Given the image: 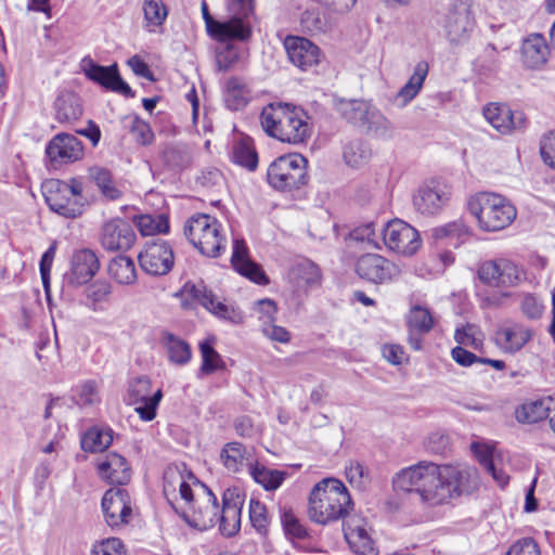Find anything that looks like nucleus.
I'll use <instances>...</instances> for the list:
<instances>
[{"label": "nucleus", "instance_id": "obj_1", "mask_svg": "<svg viewBox=\"0 0 555 555\" xmlns=\"http://www.w3.org/2000/svg\"><path fill=\"white\" fill-rule=\"evenodd\" d=\"M392 486L398 492L414 495L427 507H437L477 490L479 476L475 467L467 465L421 461L399 470L392 478Z\"/></svg>", "mask_w": 555, "mask_h": 555}, {"label": "nucleus", "instance_id": "obj_2", "mask_svg": "<svg viewBox=\"0 0 555 555\" xmlns=\"http://www.w3.org/2000/svg\"><path fill=\"white\" fill-rule=\"evenodd\" d=\"M202 493L194 494L190 483L178 467H168L164 473V494L168 501L178 491L180 498L188 504H192L190 513H183L182 517L192 528L199 531L212 528L218 522L219 504L216 495L204 483L195 479Z\"/></svg>", "mask_w": 555, "mask_h": 555}, {"label": "nucleus", "instance_id": "obj_3", "mask_svg": "<svg viewBox=\"0 0 555 555\" xmlns=\"http://www.w3.org/2000/svg\"><path fill=\"white\" fill-rule=\"evenodd\" d=\"M308 114L298 106L288 103H270L259 116L260 125L267 135L288 144L306 143L312 134Z\"/></svg>", "mask_w": 555, "mask_h": 555}, {"label": "nucleus", "instance_id": "obj_4", "mask_svg": "<svg viewBox=\"0 0 555 555\" xmlns=\"http://www.w3.org/2000/svg\"><path fill=\"white\" fill-rule=\"evenodd\" d=\"M352 505L345 485L337 479L326 478L318 482L311 490L308 514L312 521L326 525L345 519Z\"/></svg>", "mask_w": 555, "mask_h": 555}, {"label": "nucleus", "instance_id": "obj_5", "mask_svg": "<svg viewBox=\"0 0 555 555\" xmlns=\"http://www.w3.org/2000/svg\"><path fill=\"white\" fill-rule=\"evenodd\" d=\"M467 207L478 227L487 232L507 228L517 216L515 206L505 196L494 192H478L472 195Z\"/></svg>", "mask_w": 555, "mask_h": 555}, {"label": "nucleus", "instance_id": "obj_6", "mask_svg": "<svg viewBox=\"0 0 555 555\" xmlns=\"http://www.w3.org/2000/svg\"><path fill=\"white\" fill-rule=\"evenodd\" d=\"M43 196L51 210L66 218L80 216L88 205L83 183L79 178L48 181L43 185Z\"/></svg>", "mask_w": 555, "mask_h": 555}, {"label": "nucleus", "instance_id": "obj_7", "mask_svg": "<svg viewBox=\"0 0 555 555\" xmlns=\"http://www.w3.org/2000/svg\"><path fill=\"white\" fill-rule=\"evenodd\" d=\"M184 235L203 255L218 257L225 247L221 223L212 216L196 214L184 224Z\"/></svg>", "mask_w": 555, "mask_h": 555}, {"label": "nucleus", "instance_id": "obj_8", "mask_svg": "<svg viewBox=\"0 0 555 555\" xmlns=\"http://www.w3.org/2000/svg\"><path fill=\"white\" fill-rule=\"evenodd\" d=\"M307 166L308 160L301 154L282 155L268 167V183L279 191L298 190L308 183Z\"/></svg>", "mask_w": 555, "mask_h": 555}, {"label": "nucleus", "instance_id": "obj_9", "mask_svg": "<svg viewBox=\"0 0 555 555\" xmlns=\"http://www.w3.org/2000/svg\"><path fill=\"white\" fill-rule=\"evenodd\" d=\"M181 292L183 296L192 298L220 320L232 324H241L244 321V312L237 306L217 300L203 283H186Z\"/></svg>", "mask_w": 555, "mask_h": 555}, {"label": "nucleus", "instance_id": "obj_10", "mask_svg": "<svg viewBox=\"0 0 555 555\" xmlns=\"http://www.w3.org/2000/svg\"><path fill=\"white\" fill-rule=\"evenodd\" d=\"M382 241L388 249L403 256H411L421 247L418 232L400 219H393L382 228Z\"/></svg>", "mask_w": 555, "mask_h": 555}, {"label": "nucleus", "instance_id": "obj_11", "mask_svg": "<svg viewBox=\"0 0 555 555\" xmlns=\"http://www.w3.org/2000/svg\"><path fill=\"white\" fill-rule=\"evenodd\" d=\"M162 398V389L151 395V379L147 376L137 377L129 383L126 400L129 404L138 405L134 410L142 421L155 418Z\"/></svg>", "mask_w": 555, "mask_h": 555}, {"label": "nucleus", "instance_id": "obj_12", "mask_svg": "<svg viewBox=\"0 0 555 555\" xmlns=\"http://www.w3.org/2000/svg\"><path fill=\"white\" fill-rule=\"evenodd\" d=\"M80 69L89 80L100 85L106 90L122 94L127 98L134 96V92L130 86L120 77L117 64L102 66L96 64L90 56H85L80 61Z\"/></svg>", "mask_w": 555, "mask_h": 555}, {"label": "nucleus", "instance_id": "obj_13", "mask_svg": "<svg viewBox=\"0 0 555 555\" xmlns=\"http://www.w3.org/2000/svg\"><path fill=\"white\" fill-rule=\"evenodd\" d=\"M443 27L451 43H464L475 27V18L468 0H459L446 15Z\"/></svg>", "mask_w": 555, "mask_h": 555}, {"label": "nucleus", "instance_id": "obj_14", "mask_svg": "<svg viewBox=\"0 0 555 555\" xmlns=\"http://www.w3.org/2000/svg\"><path fill=\"white\" fill-rule=\"evenodd\" d=\"M360 279L374 284H386L393 281L400 273L399 268L378 254H364L354 264Z\"/></svg>", "mask_w": 555, "mask_h": 555}, {"label": "nucleus", "instance_id": "obj_15", "mask_svg": "<svg viewBox=\"0 0 555 555\" xmlns=\"http://www.w3.org/2000/svg\"><path fill=\"white\" fill-rule=\"evenodd\" d=\"M486 120L501 134L508 135L527 127V118L521 111H512L503 103H489L482 109Z\"/></svg>", "mask_w": 555, "mask_h": 555}, {"label": "nucleus", "instance_id": "obj_16", "mask_svg": "<svg viewBox=\"0 0 555 555\" xmlns=\"http://www.w3.org/2000/svg\"><path fill=\"white\" fill-rule=\"evenodd\" d=\"M173 260L171 246L163 240L146 243L139 254L141 268L151 275L167 274L173 266Z\"/></svg>", "mask_w": 555, "mask_h": 555}, {"label": "nucleus", "instance_id": "obj_17", "mask_svg": "<svg viewBox=\"0 0 555 555\" xmlns=\"http://www.w3.org/2000/svg\"><path fill=\"white\" fill-rule=\"evenodd\" d=\"M478 276L491 286H514L522 279V271L507 259L488 260L480 264Z\"/></svg>", "mask_w": 555, "mask_h": 555}, {"label": "nucleus", "instance_id": "obj_18", "mask_svg": "<svg viewBox=\"0 0 555 555\" xmlns=\"http://www.w3.org/2000/svg\"><path fill=\"white\" fill-rule=\"evenodd\" d=\"M135 242V233L131 224L122 218H113L103 223L100 243L105 250L125 251Z\"/></svg>", "mask_w": 555, "mask_h": 555}, {"label": "nucleus", "instance_id": "obj_19", "mask_svg": "<svg viewBox=\"0 0 555 555\" xmlns=\"http://www.w3.org/2000/svg\"><path fill=\"white\" fill-rule=\"evenodd\" d=\"M102 511L109 527L128 524L132 514L128 491L118 487L108 489L102 498Z\"/></svg>", "mask_w": 555, "mask_h": 555}, {"label": "nucleus", "instance_id": "obj_20", "mask_svg": "<svg viewBox=\"0 0 555 555\" xmlns=\"http://www.w3.org/2000/svg\"><path fill=\"white\" fill-rule=\"evenodd\" d=\"M202 14L205 22L207 34L217 41H248L249 29L244 26L237 18H228L220 22L215 20L208 10L205 1L202 2Z\"/></svg>", "mask_w": 555, "mask_h": 555}, {"label": "nucleus", "instance_id": "obj_21", "mask_svg": "<svg viewBox=\"0 0 555 555\" xmlns=\"http://www.w3.org/2000/svg\"><path fill=\"white\" fill-rule=\"evenodd\" d=\"M46 154L53 165H66L83 157V145L74 134L57 133L47 144Z\"/></svg>", "mask_w": 555, "mask_h": 555}, {"label": "nucleus", "instance_id": "obj_22", "mask_svg": "<svg viewBox=\"0 0 555 555\" xmlns=\"http://www.w3.org/2000/svg\"><path fill=\"white\" fill-rule=\"evenodd\" d=\"M70 264V271L64 275V283L72 287L88 283L100 269L98 256L88 248L75 251Z\"/></svg>", "mask_w": 555, "mask_h": 555}, {"label": "nucleus", "instance_id": "obj_23", "mask_svg": "<svg viewBox=\"0 0 555 555\" xmlns=\"http://www.w3.org/2000/svg\"><path fill=\"white\" fill-rule=\"evenodd\" d=\"M284 47L289 61L302 70H307L320 62L321 50L307 38L288 36L285 38Z\"/></svg>", "mask_w": 555, "mask_h": 555}, {"label": "nucleus", "instance_id": "obj_24", "mask_svg": "<svg viewBox=\"0 0 555 555\" xmlns=\"http://www.w3.org/2000/svg\"><path fill=\"white\" fill-rule=\"evenodd\" d=\"M101 479L112 485H127L131 479V467L125 456L109 452L100 457L96 464Z\"/></svg>", "mask_w": 555, "mask_h": 555}, {"label": "nucleus", "instance_id": "obj_25", "mask_svg": "<svg viewBox=\"0 0 555 555\" xmlns=\"http://www.w3.org/2000/svg\"><path fill=\"white\" fill-rule=\"evenodd\" d=\"M532 337V331L520 323H506L495 333L498 347L507 353L519 351Z\"/></svg>", "mask_w": 555, "mask_h": 555}, {"label": "nucleus", "instance_id": "obj_26", "mask_svg": "<svg viewBox=\"0 0 555 555\" xmlns=\"http://www.w3.org/2000/svg\"><path fill=\"white\" fill-rule=\"evenodd\" d=\"M450 193L439 185H423L413 195V206L422 215H435L449 202Z\"/></svg>", "mask_w": 555, "mask_h": 555}, {"label": "nucleus", "instance_id": "obj_27", "mask_svg": "<svg viewBox=\"0 0 555 555\" xmlns=\"http://www.w3.org/2000/svg\"><path fill=\"white\" fill-rule=\"evenodd\" d=\"M343 530L347 543L357 555L377 554L374 541L369 535L361 519L350 518L344 521Z\"/></svg>", "mask_w": 555, "mask_h": 555}, {"label": "nucleus", "instance_id": "obj_28", "mask_svg": "<svg viewBox=\"0 0 555 555\" xmlns=\"http://www.w3.org/2000/svg\"><path fill=\"white\" fill-rule=\"evenodd\" d=\"M231 262L241 275L257 284L268 283V279L260 266L249 259L248 248L244 240H234Z\"/></svg>", "mask_w": 555, "mask_h": 555}, {"label": "nucleus", "instance_id": "obj_29", "mask_svg": "<svg viewBox=\"0 0 555 555\" xmlns=\"http://www.w3.org/2000/svg\"><path fill=\"white\" fill-rule=\"evenodd\" d=\"M229 491L223 494L222 508L219 509V529L225 537L234 535L241 527L242 501L232 498Z\"/></svg>", "mask_w": 555, "mask_h": 555}, {"label": "nucleus", "instance_id": "obj_30", "mask_svg": "<svg viewBox=\"0 0 555 555\" xmlns=\"http://www.w3.org/2000/svg\"><path fill=\"white\" fill-rule=\"evenodd\" d=\"M555 400L551 396L526 400L515 409L518 423L534 424L548 417Z\"/></svg>", "mask_w": 555, "mask_h": 555}, {"label": "nucleus", "instance_id": "obj_31", "mask_svg": "<svg viewBox=\"0 0 555 555\" xmlns=\"http://www.w3.org/2000/svg\"><path fill=\"white\" fill-rule=\"evenodd\" d=\"M428 62L420 61L415 64L413 74L396 94L395 101L399 107L406 106L418 95L428 75Z\"/></svg>", "mask_w": 555, "mask_h": 555}, {"label": "nucleus", "instance_id": "obj_32", "mask_svg": "<svg viewBox=\"0 0 555 555\" xmlns=\"http://www.w3.org/2000/svg\"><path fill=\"white\" fill-rule=\"evenodd\" d=\"M522 61L529 68H538L546 63L548 47L545 39L534 34L524 40L521 47Z\"/></svg>", "mask_w": 555, "mask_h": 555}, {"label": "nucleus", "instance_id": "obj_33", "mask_svg": "<svg viewBox=\"0 0 555 555\" xmlns=\"http://www.w3.org/2000/svg\"><path fill=\"white\" fill-rule=\"evenodd\" d=\"M337 109L341 117L359 128L367 126L374 106L363 100L339 101Z\"/></svg>", "mask_w": 555, "mask_h": 555}, {"label": "nucleus", "instance_id": "obj_34", "mask_svg": "<svg viewBox=\"0 0 555 555\" xmlns=\"http://www.w3.org/2000/svg\"><path fill=\"white\" fill-rule=\"evenodd\" d=\"M88 178L96 185L102 196L107 201L121 198L122 191L114 180L111 170L101 166H93L88 170Z\"/></svg>", "mask_w": 555, "mask_h": 555}, {"label": "nucleus", "instance_id": "obj_35", "mask_svg": "<svg viewBox=\"0 0 555 555\" xmlns=\"http://www.w3.org/2000/svg\"><path fill=\"white\" fill-rule=\"evenodd\" d=\"M162 344L171 363L182 366L191 361V346L181 337L170 332H164L162 335Z\"/></svg>", "mask_w": 555, "mask_h": 555}, {"label": "nucleus", "instance_id": "obj_36", "mask_svg": "<svg viewBox=\"0 0 555 555\" xmlns=\"http://www.w3.org/2000/svg\"><path fill=\"white\" fill-rule=\"evenodd\" d=\"M55 118L60 122H70L80 118L82 106L80 99L73 92H62L54 102Z\"/></svg>", "mask_w": 555, "mask_h": 555}, {"label": "nucleus", "instance_id": "obj_37", "mask_svg": "<svg viewBox=\"0 0 555 555\" xmlns=\"http://www.w3.org/2000/svg\"><path fill=\"white\" fill-rule=\"evenodd\" d=\"M250 91L245 81L238 77H232L227 81L224 102L232 111L245 107L249 101Z\"/></svg>", "mask_w": 555, "mask_h": 555}, {"label": "nucleus", "instance_id": "obj_38", "mask_svg": "<svg viewBox=\"0 0 555 555\" xmlns=\"http://www.w3.org/2000/svg\"><path fill=\"white\" fill-rule=\"evenodd\" d=\"M332 11L307 10L302 13L300 23L302 28L312 34H324L331 30L335 24Z\"/></svg>", "mask_w": 555, "mask_h": 555}, {"label": "nucleus", "instance_id": "obj_39", "mask_svg": "<svg viewBox=\"0 0 555 555\" xmlns=\"http://www.w3.org/2000/svg\"><path fill=\"white\" fill-rule=\"evenodd\" d=\"M291 279L297 286H315L320 284L319 267L309 259L298 260L291 269Z\"/></svg>", "mask_w": 555, "mask_h": 555}, {"label": "nucleus", "instance_id": "obj_40", "mask_svg": "<svg viewBox=\"0 0 555 555\" xmlns=\"http://www.w3.org/2000/svg\"><path fill=\"white\" fill-rule=\"evenodd\" d=\"M232 160L249 171H254L257 168L258 155L250 138H242L234 143Z\"/></svg>", "mask_w": 555, "mask_h": 555}, {"label": "nucleus", "instance_id": "obj_41", "mask_svg": "<svg viewBox=\"0 0 555 555\" xmlns=\"http://www.w3.org/2000/svg\"><path fill=\"white\" fill-rule=\"evenodd\" d=\"M113 442V431L109 428L92 427L81 437V448L91 453L102 452Z\"/></svg>", "mask_w": 555, "mask_h": 555}, {"label": "nucleus", "instance_id": "obj_42", "mask_svg": "<svg viewBox=\"0 0 555 555\" xmlns=\"http://www.w3.org/2000/svg\"><path fill=\"white\" fill-rule=\"evenodd\" d=\"M144 27L153 33L164 25L168 16V9L163 0H143Z\"/></svg>", "mask_w": 555, "mask_h": 555}, {"label": "nucleus", "instance_id": "obj_43", "mask_svg": "<svg viewBox=\"0 0 555 555\" xmlns=\"http://www.w3.org/2000/svg\"><path fill=\"white\" fill-rule=\"evenodd\" d=\"M406 324L410 332L427 334L435 324V317L427 307L415 305L406 315Z\"/></svg>", "mask_w": 555, "mask_h": 555}, {"label": "nucleus", "instance_id": "obj_44", "mask_svg": "<svg viewBox=\"0 0 555 555\" xmlns=\"http://www.w3.org/2000/svg\"><path fill=\"white\" fill-rule=\"evenodd\" d=\"M108 274L119 284H132L137 279L133 260L126 256L114 258L108 264Z\"/></svg>", "mask_w": 555, "mask_h": 555}, {"label": "nucleus", "instance_id": "obj_45", "mask_svg": "<svg viewBox=\"0 0 555 555\" xmlns=\"http://www.w3.org/2000/svg\"><path fill=\"white\" fill-rule=\"evenodd\" d=\"M133 222L143 236L167 233L169 231L168 218L165 215L135 216Z\"/></svg>", "mask_w": 555, "mask_h": 555}, {"label": "nucleus", "instance_id": "obj_46", "mask_svg": "<svg viewBox=\"0 0 555 555\" xmlns=\"http://www.w3.org/2000/svg\"><path fill=\"white\" fill-rule=\"evenodd\" d=\"M214 338H207L199 343V351L202 356L201 372L206 375L224 367L221 356L214 348Z\"/></svg>", "mask_w": 555, "mask_h": 555}, {"label": "nucleus", "instance_id": "obj_47", "mask_svg": "<svg viewBox=\"0 0 555 555\" xmlns=\"http://www.w3.org/2000/svg\"><path fill=\"white\" fill-rule=\"evenodd\" d=\"M286 473L278 469H271L266 466H255L251 469L254 480L262 486L267 491H274L281 487L285 480Z\"/></svg>", "mask_w": 555, "mask_h": 555}, {"label": "nucleus", "instance_id": "obj_48", "mask_svg": "<svg viewBox=\"0 0 555 555\" xmlns=\"http://www.w3.org/2000/svg\"><path fill=\"white\" fill-rule=\"evenodd\" d=\"M501 61L496 49L489 44L483 52V55L478 57L475 62V70L478 75L490 77L499 72Z\"/></svg>", "mask_w": 555, "mask_h": 555}, {"label": "nucleus", "instance_id": "obj_49", "mask_svg": "<svg viewBox=\"0 0 555 555\" xmlns=\"http://www.w3.org/2000/svg\"><path fill=\"white\" fill-rule=\"evenodd\" d=\"M370 157L371 150L367 144L362 141L350 142L344 149V159L350 167H360L367 163Z\"/></svg>", "mask_w": 555, "mask_h": 555}, {"label": "nucleus", "instance_id": "obj_50", "mask_svg": "<svg viewBox=\"0 0 555 555\" xmlns=\"http://www.w3.org/2000/svg\"><path fill=\"white\" fill-rule=\"evenodd\" d=\"M363 129L373 132L375 137L380 139H390L393 134L391 122L376 107L371 113L367 126Z\"/></svg>", "mask_w": 555, "mask_h": 555}, {"label": "nucleus", "instance_id": "obj_51", "mask_svg": "<svg viewBox=\"0 0 555 555\" xmlns=\"http://www.w3.org/2000/svg\"><path fill=\"white\" fill-rule=\"evenodd\" d=\"M245 448L240 442H229L221 451L220 457L230 472H238L244 459Z\"/></svg>", "mask_w": 555, "mask_h": 555}, {"label": "nucleus", "instance_id": "obj_52", "mask_svg": "<svg viewBox=\"0 0 555 555\" xmlns=\"http://www.w3.org/2000/svg\"><path fill=\"white\" fill-rule=\"evenodd\" d=\"M76 403L81 406H91L100 402L99 387L95 380H86L75 388Z\"/></svg>", "mask_w": 555, "mask_h": 555}, {"label": "nucleus", "instance_id": "obj_53", "mask_svg": "<svg viewBox=\"0 0 555 555\" xmlns=\"http://www.w3.org/2000/svg\"><path fill=\"white\" fill-rule=\"evenodd\" d=\"M249 519L251 526L260 534H266L270 525L267 507L258 500L251 499L249 501Z\"/></svg>", "mask_w": 555, "mask_h": 555}, {"label": "nucleus", "instance_id": "obj_54", "mask_svg": "<svg viewBox=\"0 0 555 555\" xmlns=\"http://www.w3.org/2000/svg\"><path fill=\"white\" fill-rule=\"evenodd\" d=\"M280 517L286 535L297 539H302L307 535L306 528L291 508L281 507Z\"/></svg>", "mask_w": 555, "mask_h": 555}, {"label": "nucleus", "instance_id": "obj_55", "mask_svg": "<svg viewBox=\"0 0 555 555\" xmlns=\"http://www.w3.org/2000/svg\"><path fill=\"white\" fill-rule=\"evenodd\" d=\"M230 18H237L244 26L249 29V38L251 37V25L249 16L254 12L253 0H229Z\"/></svg>", "mask_w": 555, "mask_h": 555}, {"label": "nucleus", "instance_id": "obj_56", "mask_svg": "<svg viewBox=\"0 0 555 555\" xmlns=\"http://www.w3.org/2000/svg\"><path fill=\"white\" fill-rule=\"evenodd\" d=\"M225 42L227 44L218 48L216 52V65L221 72L229 70L238 62L241 56L240 49L235 44Z\"/></svg>", "mask_w": 555, "mask_h": 555}, {"label": "nucleus", "instance_id": "obj_57", "mask_svg": "<svg viewBox=\"0 0 555 555\" xmlns=\"http://www.w3.org/2000/svg\"><path fill=\"white\" fill-rule=\"evenodd\" d=\"M482 334L474 324H466L456 328L454 339L457 344L478 349L482 345Z\"/></svg>", "mask_w": 555, "mask_h": 555}, {"label": "nucleus", "instance_id": "obj_58", "mask_svg": "<svg viewBox=\"0 0 555 555\" xmlns=\"http://www.w3.org/2000/svg\"><path fill=\"white\" fill-rule=\"evenodd\" d=\"M380 234L382 229L376 230V224L367 223L356 228L351 236L356 241L365 242L372 247L380 248Z\"/></svg>", "mask_w": 555, "mask_h": 555}, {"label": "nucleus", "instance_id": "obj_59", "mask_svg": "<svg viewBox=\"0 0 555 555\" xmlns=\"http://www.w3.org/2000/svg\"><path fill=\"white\" fill-rule=\"evenodd\" d=\"M112 286L106 281H95L87 287V298L92 301V309L96 310L98 305L108 299Z\"/></svg>", "mask_w": 555, "mask_h": 555}, {"label": "nucleus", "instance_id": "obj_60", "mask_svg": "<svg viewBox=\"0 0 555 555\" xmlns=\"http://www.w3.org/2000/svg\"><path fill=\"white\" fill-rule=\"evenodd\" d=\"M130 132L134 137L135 141L142 145L151 144L154 139L150 125L138 116L132 118Z\"/></svg>", "mask_w": 555, "mask_h": 555}, {"label": "nucleus", "instance_id": "obj_61", "mask_svg": "<svg viewBox=\"0 0 555 555\" xmlns=\"http://www.w3.org/2000/svg\"><path fill=\"white\" fill-rule=\"evenodd\" d=\"M91 555H127V551L120 539L109 538L95 545Z\"/></svg>", "mask_w": 555, "mask_h": 555}, {"label": "nucleus", "instance_id": "obj_62", "mask_svg": "<svg viewBox=\"0 0 555 555\" xmlns=\"http://www.w3.org/2000/svg\"><path fill=\"white\" fill-rule=\"evenodd\" d=\"M540 154L544 164L555 169V131H550L541 138Z\"/></svg>", "mask_w": 555, "mask_h": 555}, {"label": "nucleus", "instance_id": "obj_63", "mask_svg": "<svg viewBox=\"0 0 555 555\" xmlns=\"http://www.w3.org/2000/svg\"><path fill=\"white\" fill-rule=\"evenodd\" d=\"M505 555H541V552L534 539L522 538L515 541Z\"/></svg>", "mask_w": 555, "mask_h": 555}, {"label": "nucleus", "instance_id": "obj_64", "mask_svg": "<svg viewBox=\"0 0 555 555\" xmlns=\"http://www.w3.org/2000/svg\"><path fill=\"white\" fill-rule=\"evenodd\" d=\"M255 314L264 324H269L274 321L276 314V305L272 299H261L254 304L253 308Z\"/></svg>", "mask_w": 555, "mask_h": 555}]
</instances>
